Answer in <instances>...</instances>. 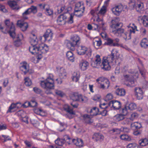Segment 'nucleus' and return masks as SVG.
I'll return each mask as SVG.
<instances>
[{"instance_id":"obj_40","label":"nucleus","mask_w":148,"mask_h":148,"mask_svg":"<svg viewBox=\"0 0 148 148\" xmlns=\"http://www.w3.org/2000/svg\"><path fill=\"white\" fill-rule=\"evenodd\" d=\"M84 10H79L77 11H75V15L77 17H80L83 15Z\"/></svg>"},{"instance_id":"obj_25","label":"nucleus","mask_w":148,"mask_h":148,"mask_svg":"<svg viewBox=\"0 0 148 148\" xmlns=\"http://www.w3.org/2000/svg\"><path fill=\"white\" fill-rule=\"evenodd\" d=\"M57 71L60 73L59 76L61 78H65L66 77V71L62 67H57Z\"/></svg>"},{"instance_id":"obj_62","label":"nucleus","mask_w":148,"mask_h":148,"mask_svg":"<svg viewBox=\"0 0 148 148\" xmlns=\"http://www.w3.org/2000/svg\"><path fill=\"white\" fill-rule=\"evenodd\" d=\"M95 62H96L97 63L100 64L101 62V59L100 58V56L98 55H97L95 57Z\"/></svg>"},{"instance_id":"obj_12","label":"nucleus","mask_w":148,"mask_h":148,"mask_svg":"<svg viewBox=\"0 0 148 148\" xmlns=\"http://www.w3.org/2000/svg\"><path fill=\"white\" fill-rule=\"evenodd\" d=\"M48 46L43 44H39L38 56L41 55L42 53H46L49 50Z\"/></svg>"},{"instance_id":"obj_42","label":"nucleus","mask_w":148,"mask_h":148,"mask_svg":"<svg viewBox=\"0 0 148 148\" xmlns=\"http://www.w3.org/2000/svg\"><path fill=\"white\" fill-rule=\"evenodd\" d=\"M75 47L79 45L81 43V40L79 37L77 35L75 36Z\"/></svg>"},{"instance_id":"obj_35","label":"nucleus","mask_w":148,"mask_h":148,"mask_svg":"<svg viewBox=\"0 0 148 148\" xmlns=\"http://www.w3.org/2000/svg\"><path fill=\"white\" fill-rule=\"evenodd\" d=\"M99 109L97 108L94 107L92 109H90V113L91 115L93 116L98 114Z\"/></svg>"},{"instance_id":"obj_23","label":"nucleus","mask_w":148,"mask_h":148,"mask_svg":"<svg viewBox=\"0 0 148 148\" xmlns=\"http://www.w3.org/2000/svg\"><path fill=\"white\" fill-rule=\"evenodd\" d=\"M140 45L143 48H147L148 47V39L147 38H143L140 42Z\"/></svg>"},{"instance_id":"obj_59","label":"nucleus","mask_w":148,"mask_h":148,"mask_svg":"<svg viewBox=\"0 0 148 148\" xmlns=\"http://www.w3.org/2000/svg\"><path fill=\"white\" fill-rule=\"evenodd\" d=\"M112 131V133H114L115 134H119L121 132V130L118 129H114L111 130Z\"/></svg>"},{"instance_id":"obj_29","label":"nucleus","mask_w":148,"mask_h":148,"mask_svg":"<svg viewBox=\"0 0 148 148\" xmlns=\"http://www.w3.org/2000/svg\"><path fill=\"white\" fill-rule=\"evenodd\" d=\"M92 138L95 139L96 141H101L104 139L103 136L99 133H95L93 135Z\"/></svg>"},{"instance_id":"obj_38","label":"nucleus","mask_w":148,"mask_h":148,"mask_svg":"<svg viewBox=\"0 0 148 148\" xmlns=\"http://www.w3.org/2000/svg\"><path fill=\"white\" fill-rule=\"evenodd\" d=\"M131 126L132 127L135 128L136 129H139L142 127L140 123L138 122H135L133 123H131Z\"/></svg>"},{"instance_id":"obj_18","label":"nucleus","mask_w":148,"mask_h":148,"mask_svg":"<svg viewBox=\"0 0 148 148\" xmlns=\"http://www.w3.org/2000/svg\"><path fill=\"white\" fill-rule=\"evenodd\" d=\"M86 98L83 97L82 95L78 93H75V101H78L81 102H85Z\"/></svg>"},{"instance_id":"obj_44","label":"nucleus","mask_w":148,"mask_h":148,"mask_svg":"<svg viewBox=\"0 0 148 148\" xmlns=\"http://www.w3.org/2000/svg\"><path fill=\"white\" fill-rule=\"evenodd\" d=\"M97 23V24L100 29H101L103 31H105L106 29V27L104 26L105 23L103 22V21H102L101 22H99Z\"/></svg>"},{"instance_id":"obj_10","label":"nucleus","mask_w":148,"mask_h":148,"mask_svg":"<svg viewBox=\"0 0 148 148\" xmlns=\"http://www.w3.org/2000/svg\"><path fill=\"white\" fill-rule=\"evenodd\" d=\"M134 92L135 95L138 99L140 100L143 99L144 93L142 88L139 87L135 88Z\"/></svg>"},{"instance_id":"obj_64","label":"nucleus","mask_w":148,"mask_h":148,"mask_svg":"<svg viewBox=\"0 0 148 148\" xmlns=\"http://www.w3.org/2000/svg\"><path fill=\"white\" fill-rule=\"evenodd\" d=\"M137 146L135 144H129L127 146V148H136Z\"/></svg>"},{"instance_id":"obj_33","label":"nucleus","mask_w":148,"mask_h":148,"mask_svg":"<svg viewBox=\"0 0 148 148\" xmlns=\"http://www.w3.org/2000/svg\"><path fill=\"white\" fill-rule=\"evenodd\" d=\"M17 103H12L9 107L7 112H13L14 110H15L17 108Z\"/></svg>"},{"instance_id":"obj_6","label":"nucleus","mask_w":148,"mask_h":148,"mask_svg":"<svg viewBox=\"0 0 148 148\" xmlns=\"http://www.w3.org/2000/svg\"><path fill=\"white\" fill-rule=\"evenodd\" d=\"M75 49H76L77 53L79 55L86 54L88 57L91 55L92 50L90 48H88L85 46L79 45L75 47Z\"/></svg>"},{"instance_id":"obj_13","label":"nucleus","mask_w":148,"mask_h":148,"mask_svg":"<svg viewBox=\"0 0 148 148\" xmlns=\"http://www.w3.org/2000/svg\"><path fill=\"white\" fill-rule=\"evenodd\" d=\"M29 68L28 64L26 62H24L21 64V65L20 67V69L23 72L22 73L26 75L28 72Z\"/></svg>"},{"instance_id":"obj_11","label":"nucleus","mask_w":148,"mask_h":148,"mask_svg":"<svg viewBox=\"0 0 148 148\" xmlns=\"http://www.w3.org/2000/svg\"><path fill=\"white\" fill-rule=\"evenodd\" d=\"M18 0L9 1H8V3L13 10H17L20 8L18 4Z\"/></svg>"},{"instance_id":"obj_56","label":"nucleus","mask_w":148,"mask_h":148,"mask_svg":"<svg viewBox=\"0 0 148 148\" xmlns=\"http://www.w3.org/2000/svg\"><path fill=\"white\" fill-rule=\"evenodd\" d=\"M33 90L35 93L38 94H41L42 92V90L36 87L33 88Z\"/></svg>"},{"instance_id":"obj_30","label":"nucleus","mask_w":148,"mask_h":148,"mask_svg":"<svg viewBox=\"0 0 148 148\" xmlns=\"http://www.w3.org/2000/svg\"><path fill=\"white\" fill-rule=\"evenodd\" d=\"M115 93L117 95L119 96H124L125 95V91L124 89L118 88L115 91Z\"/></svg>"},{"instance_id":"obj_24","label":"nucleus","mask_w":148,"mask_h":148,"mask_svg":"<svg viewBox=\"0 0 148 148\" xmlns=\"http://www.w3.org/2000/svg\"><path fill=\"white\" fill-rule=\"evenodd\" d=\"M74 37H72L71 38L70 40H66L65 41V44L68 48L71 49L72 47H74Z\"/></svg>"},{"instance_id":"obj_15","label":"nucleus","mask_w":148,"mask_h":148,"mask_svg":"<svg viewBox=\"0 0 148 148\" xmlns=\"http://www.w3.org/2000/svg\"><path fill=\"white\" fill-rule=\"evenodd\" d=\"M64 110L68 112L67 116L69 119L72 118L73 117L72 115L74 114L73 109L68 105H65L64 107Z\"/></svg>"},{"instance_id":"obj_34","label":"nucleus","mask_w":148,"mask_h":148,"mask_svg":"<svg viewBox=\"0 0 148 148\" xmlns=\"http://www.w3.org/2000/svg\"><path fill=\"white\" fill-rule=\"evenodd\" d=\"M84 9L85 7L83 5L81 4V3L78 2L75 4V11H77L79 10H84Z\"/></svg>"},{"instance_id":"obj_3","label":"nucleus","mask_w":148,"mask_h":148,"mask_svg":"<svg viewBox=\"0 0 148 148\" xmlns=\"http://www.w3.org/2000/svg\"><path fill=\"white\" fill-rule=\"evenodd\" d=\"M117 20V18H115L111 21L110 27L113 34L117 36L120 37L125 32V29L122 28L123 24L118 22Z\"/></svg>"},{"instance_id":"obj_26","label":"nucleus","mask_w":148,"mask_h":148,"mask_svg":"<svg viewBox=\"0 0 148 148\" xmlns=\"http://www.w3.org/2000/svg\"><path fill=\"white\" fill-rule=\"evenodd\" d=\"M16 37L17 39L14 40V43L15 46L18 47L21 44V40L23 38V35L21 34H20Z\"/></svg>"},{"instance_id":"obj_28","label":"nucleus","mask_w":148,"mask_h":148,"mask_svg":"<svg viewBox=\"0 0 148 148\" xmlns=\"http://www.w3.org/2000/svg\"><path fill=\"white\" fill-rule=\"evenodd\" d=\"M93 43L95 47L96 48L101 46L102 44L101 40L98 38H95L93 39Z\"/></svg>"},{"instance_id":"obj_55","label":"nucleus","mask_w":148,"mask_h":148,"mask_svg":"<svg viewBox=\"0 0 148 148\" xmlns=\"http://www.w3.org/2000/svg\"><path fill=\"white\" fill-rule=\"evenodd\" d=\"M53 11L52 10L47 8L46 9L45 13L47 15L51 16L53 14Z\"/></svg>"},{"instance_id":"obj_9","label":"nucleus","mask_w":148,"mask_h":148,"mask_svg":"<svg viewBox=\"0 0 148 148\" xmlns=\"http://www.w3.org/2000/svg\"><path fill=\"white\" fill-rule=\"evenodd\" d=\"M37 10L36 7L32 5L31 7L27 9L23 13L22 15L24 18L26 19L27 17V15L31 13L35 14L37 13Z\"/></svg>"},{"instance_id":"obj_39","label":"nucleus","mask_w":148,"mask_h":148,"mask_svg":"<svg viewBox=\"0 0 148 148\" xmlns=\"http://www.w3.org/2000/svg\"><path fill=\"white\" fill-rule=\"evenodd\" d=\"M140 145L142 146H144L148 144V140L146 138L140 140L139 141Z\"/></svg>"},{"instance_id":"obj_21","label":"nucleus","mask_w":148,"mask_h":148,"mask_svg":"<svg viewBox=\"0 0 148 148\" xmlns=\"http://www.w3.org/2000/svg\"><path fill=\"white\" fill-rule=\"evenodd\" d=\"M79 65L82 70L85 71L89 66V63L86 60H82L80 62Z\"/></svg>"},{"instance_id":"obj_45","label":"nucleus","mask_w":148,"mask_h":148,"mask_svg":"<svg viewBox=\"0 0 148 148\" xmlns=\"http://www.w3.org/2000/svg\"><path fill=\"white\" fill-rule=\"evenodd\" d=\"M25 84L27 86H30L32 84L31 80L28 77H27L25 78Z\"/></svg>"},{"instance_id":"obj_5","label":"nucleus","mask_w":148,"mask_h":148,"mask_svg":"<svg viewBox=\"0 0 148 148\" xmlns=\"http://www.w3.org/2000/svg\"><path fill=\"white\" fill-rule=\"evenodd\" d=\"M40 84L42 88L46 89L45 93L47 94L51 93V90L53 89L54 87V81L52 78L48 77L45 80L41 81Z\"/></svg>"},{"instance_id":"obj_61","label":"nucleus","mask_w":148,"mask_h":148,"mask_svg":"<svg viewBox=\"0 0 148 148\" xmlns=\"http://www.w3.org/2000/svg\"><path fill=\"white\" fill-rule=\"evenodd\" d=\"M138 117V114L137 113H132L131 115V117L129 118L131 119V121H132L135 118H136Z\"/></svg>"},{"instance_id":"obj_32","label":"nucleus","mask_w":148,"mask_h":148,"mask_svg":"<svg viewBox=\"0 0 148 148\" xmlns=\"http://www.w3.org/2000/svg\"><path fill=\"white\" fill-rule=\"evenodd\" d=\"M66 56L68 60L70 62H73L74 61L73 54L71 51H68L66 53Z\"/></svg>"},{"instance_id":"obj_20","label":"nucleus","mask_w":148,"mask_h":148,"mask_svg":"<svg viewBox=\"0 0 148 148\" xmlns=\"http://www.w3.org/2000/svg\"><path fill=\"white\" fill-rule=\"evenodd\" d=\"M29 50L32 54L38 56L39 45L38 46L31 45L29 47Z\"/></svg>"},{"instance_id":"obj_58","label":"nucleus","mask_w":148,"mask_h":148,"mask_svg":"<svg viewBox=\"0 0 148 148\" xmlns=\"http://www.w3.org/2000/svg\"><path fill=\"white\" fill-rule=\"evenodd\" d=\"M2 136L4 138L3 142H5L7 140H11V139L8 136L2 135Z\"/></svg>"},{"instance_id":"obj_27","label":"nucleus","mask_w":148,"mask_h":148,"mask_svg":"<svg viewBox=\"0 0 148 148\" xmlns=\"http://www.w3.org/2000/svg\"><path fill=\"white\" fill-rule=\"evenodd\" d=\"M106 41L104 43L105 45H107L110 46H118L119 44L117 43L114 42V40L110 38H107Z\"/></svg>"},{"instance_id":"obj_8","label":"nucleus","mask_w":148,"mask_h":148,"mask_svg":"<svg viewBox=\"0 0 148 148\" xmlns=\"http://www.w3.org/2000/svg\"><path fill=\"white\" fill-rule=\"evenodd\" d=\"M71 140V138L69 137L67 135L64 136L63 139L58 138L55 140V142L56 145L60 146H62L66 141L69 144H70V141H69L67 140Z\"/></svg>"},{"instance_id":"obj_14","label":"nucleus","mask_w":148,"mask_h":148,"mask_svg":"<svg viewBox=\"0 0 148 148\" xmlns=\"http://www.w3.org/2000/svg\"><path fill=\"white\" fill-rule=\"evenodd\" d=\"M17 24V26L20 28L22 31L23 32L25 31L28 27L27 23L22 20L18 21Z\"/></svg>"},{"instance_id":"obj_37","label":"nucleus","mask_w":148,"mask_h":148,"mask_svg":"<svg viewBox=\"0 0 148 148\" xmlns=\"http://www.w3.org/2000/svg\"><path fill=\"white\" fill-rule=\"evenodd\" d=\"M76 142L75 143V145L77 146H78L79 147H83V143L82 139L80 138H77L76 140Z\"/></svg>"},{"instance_id":"obj_49","label":"nucleus","mask_w":148,"mask_h":148,"mask_svg":"<svg viewBox=\"0 0 148 148\" xmlns=\"http://www.w3.org/2000/svg\"><path fill=\"white\" fill-rule=\"evenodd\" d=\"M128 107L130 110H133L136 108V105L135 103H131L129 104Z\"/></svg>"},{"instance_id":"obj_53","label":"nucleus","mask_w":148,"mask_h":148,"mask_svg":"<svg viewBox=\"0 0 148 148\" xmlns=\"http://www.w3.org/2000/svg\"><path fill=\"white\" fill-rule=\"evenodd\" d=\"M34 112L36 114L39 115H42V113L43 112V110L41 109L40 108H36L34 109Z\"/></svg>"},{"instance_id":"obj_51","label":"nucleus","mask_w":148,"mask_h":148,"mask_svg":"<svg viewBox=\"0 0 148 148\" xmlns=\"http://www.w3.org/2000/svg\"><path fill=\"white\" fill-rule=\"evenodd\" d=\"M55 93L60 97H63L65 94L64 92L62 91L59 90H56L55 91Z\"/></svg>"},{"instance_id":"obj_47","label":"nucleus","mask_w":148,"mask_h":148,"mask_svg":"<svg viewBox=\"0 0 148 148\" xmlns=\"http://www.w3.org/2000/svg\"><path fill=\"white\" fill-rule=\"evenodd\" d=\"M143 23L145 26L148 27V17L145 16L142 18Z\"/></svg>"},{"instance_id":"obj_31","label":"nucleus","mask_w":148,"mask_h":148,"mask_svg":"<svg viewBox=\"0 0 148 148\" xmlns=\"http://www.w3.org/2000/svg\"><path fill=\"white\" fill-rule=\"evenodd\" d=\"M136 9L137 12L141 13L142 11L144 10L143 3H139L137 4L136 5Z\"/></svg>"},{"instance_id":"obj_7","label":"nucleus","mask_w":148,"mask_h":148,"mask_svg":"<svg viewBox=\"0 0 148 148\" xmlns=\"http://www.w3.org/2000/svg\"><path fill=\"white\" fill-rule=\"evenodd\" d=\"M106 12V6L103 5L101 8L100 10L99 11L98 8H96L94 10H92L90 12V13L91 15L94 16L95 15H97V16L99 15H104Z\"/></svg>"},{"instance_id":"obj_50","label":"nucleus","mask_w":148,"mask_h":148,"mask_svg":"<svg viewBox=\"0 0 148 148\" xmlns=\"http://www.w3.org/2000/svg\"><path fill=\"white\" fill-rule=\"evenodd\" d=\"M131 121L130 119H127L123 121L122 123V124L123 125H127L131 124Z\"/></svg>"},{"instance_id":"obj_16","label":"nucleus","mask_w":148,"mask_h":148,"mask_svg":"<svg viewBox=\"0 0 148 148\" xmlns=\"http://www.w3.org/2000/svg\"><path fill=\"white\" fill-rule=\"evenodd\" d=\"M110 107L112 106L114 109H119L121 107V104L120 102L117 101H111L108 103Z\"/></svg>"},{"instance_id":"obj_60","label":"nucleus","mask_w":148,"mask_h":148,"mask_svg":"<svg viewBox=\"0 0 148 148\" xmlns=\"http://www.w3.org/2000/svg\"><path fill=\"white\" fill-rule=\"evenodd\" d=\"M121 111V113H122V114L124 116L127 114V111L126 107H125L124 108H122Z\"/></svg>"},{"instance_id":"obj_63","label":"nucleus","mask_w":148,"mask_h":148,"mask_svg":"<svg viewBox=\"0 0 148 148\" xmlns=\"http://www.w3.org/2000/svg\"><path fill=\"white\" fill-rule=\"evenodd\" d=\"M104 15H99V16H97V17L96 20V22L97 23L101 22V21H103V16H104Z\"/></svg>"},{"instance_id":"obj_48","label":"nucleus","mask_w":148,"mask_h":148,"mask_svg":"<svg viewBox=\"0 0 148 148\" xmlns=\"http://www.w3.org/2000/svg\"><path fill=\"white\" fill-rule=\"evenodd\" d=\"M128 28L130 27L132 28V29H130V32L132 33H134L135 32V30L137 29V26H136L133 23L132 24H130V25L127 26Z\"/></svg>"},{"instance_id":"obj_41","label":"nucleus","mask_w":148,"mask_h":148,"mask_svg":"<svg viewBox=\"0 0 148 148\" xmlns=\"http://www.w3.org/2000/svg\"><path fill=\"white\" fill-rule=\"evenodd\" d=\"M121 139L125 141H129L131 140V137L127 134H122L120 136Z\"/></svg>"},{"instance_id":"obj_46","label":"nucleus","mask_w":148,"mask_h":148,"mask_svg":"<svg viewBox=\"0 0 148 148\" xmlns=\"http://www.w3.org/2000/svg\"><path fill=\"white\" fill-rule=\"evenodd\" d=\"M31 45L38 46L39 45H38V39L36 38V37H35L34 38H32L31 39L30 41Z\"/></svg>"},{"instance_id":"obj_4","label":"nucleus","mask_w":148,"mask_h":148,"mask_svg":"<svg viewBox=\"0 0 148 148\" xmlns=\"http://www.w3.org/2000/svg\"><path fill=\"white\" fill-rule=\"evenodd\" d=\"M5 25L4 27L0 25V29L3 33H8L13 38H15L16 34L15 28L13 23L9 20H6L5 21Z\"/></svg>"},{"instance_id":"obj_54","label":"nucleus","mask_w":148,"mask_h":148,"mask_svg":"<svg viewBox=\"0 0 148 148\" xmlns=\"http://www.w3.org/2000/svg\"><path fill=\"white\" fill-rule=\"evenodd\" d=\"M66 7L65 6L63 7H61L59 9L58 8V13H60L63 11H64V13H66Z\"/></svg>"},{"instance_id":"obj_43","label":"nucleus","mask_w":148,"mask_h":148,"mask_svg":"<svg viewBox=\"0 0 148 148\" xmlns=\"http://www.w3.org/2000/svg\"><path fill=\"white\" fill-rule=\"evenodd\" d=\"M115 120L117 121H119L124 119V116L122 114H117L114 116Z\"/></svg>"},{"instance_id":"obj_17","label":"nucleus","mask_w":148,"mask_h":148,"mask_svg":"<svg viewBox=\"0 0 148 148\" xmlns=\"http://www.w3.org/2000/svg\"><path fill=\"white\" fill-rule=\"evenodd\" d=\"M123 9V7L122 5H116L112 9L113 13L115 15L118 16L121 13Z\"/></svg>"},{"instance_id":"obj_57","label":"nucleus","mask_w":148,"mask_h":148,"mask_svg":"<svg viewBox=\"0 0 148 148\" xmlns=\"http://www.w3.org/2000/svg\"><path fill=\"white\" fill-rule=\"evenodd\" d=\"M109 107H110V106H108V103L107 104L104 103L100 105V108L103 109H107Z\"/></svg>"},{"instance_id":"obj_52","label":"nucleus","mask_w":148,"mask_h":148,"mask_svg":"<svg viewBox=\"0 0 148 148\" xmlns=\"http://www.w3.org/2000/svg\"><path fill=\"white\" fill-rule=\"evenodd\" d=\"M129 6L131 8H134L135 6V0H130L129 2Z\"/></svg>"},{"instance_id":"obj_36","label":"nucleus","mask_w":148,"mask_h":148,"mask_svg":"<svg viewBox=\"0 0 148 148\" xmlns=\"http://www.w3.org/2000/svg\"><path fill=\"white\" fill-rule=\"evenodd\" d=\"M132 32H125L123 34L122 36H123V38L126 40L130 39L131 38V34Z\"/></svg>"},{"instance_id":"obj_1","label":"nucleus","mask_w":148,"mask_h":148,"mask_svg":"<svg viewBox=\"0 0 148 148\" xmlns=\"http://www.w3.org/2000/svg\"><path fill=\"white\" fill-rule=\"evenodd\" d=\"M119 55V54L117 50L113 49L112 50L111 55H108L106 59H103L102 62L103 66L102 67V69L106 71L110 70V64L112 63L115 59H118Z\"/></svg>"},{"instance_id":"obj_2","label":"nucleus","mask_w":148,"mask_h":148,"mask_svg":"<svg viewBox=\"0 0 148 148\" xmlns=\"http://www.w3.org/2000/svg\"><path fill=\"white\" fill-rule=\"evenodd\" d=\"M71 9V7L68 8L67 10L68 13L65 14H62L58 16L57 21L59 25H64L66 22L69 24H71L73 23L74 11L71 13L70 11Z\"/></svg>"},{"instance_id":"obj_19","label":"nucleus","mask_w":148,"mask_h":148,"mask_svg":"<svg viewBox=\"0 0 148 148\" xmlns=\"http://www.w3.org/2000/svg\"><path fill=\"white\" fill-rule=\"evenodd\" d=\"M53 33L51 29H47L43 36L44 37L45 40H50L52 39L53 37Z\"/></svg>"},{"instance_id":"obj_22","label":"nucleus","mask_w":148,"mask_h":148,"mask_svg":"<svg viewBox=\"0 0 148 148\" xmlns=\"http://www.w3.org/2000/svg\"><path fill=\"white\" fill-rule=\"evenodd\" d=\"M82 117L84 121L86 123L90 124L93 122L92 118L93 117L91 114H85L82 116Z\"/></svg>"}]
</instances>
